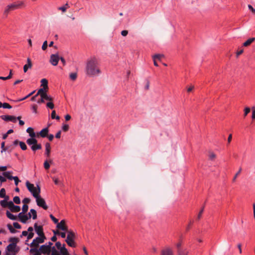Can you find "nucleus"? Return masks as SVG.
<instances>
[{
  "label": "nucleus",
  "instance_id": "nucleus-1",
  "mask_svg": "<svg viewBox=\"0 0 255 255\" xmlns=\"http://www.w3.org/2000/svg\"><path fill=\"white\" fill-rule=\"evenodd\" d=\"M101 73L98 62L95 57L89 59L87 63L86 73L90 76H95Z\"/></svg>",
  "mask_w": 255,
  "mask_h": 255
},
{
  "label": "nucleus",
  "instance_id": "nucleus-2",
  "mask_svg": "<svg viewBox=\"0 0 255 255\" xmlns=\"http://www.w3.org/2000/svg\"><path fill=\"white\" fill-rule=\"evenodd\" d=\"M20 248L15 243L9 244L5 249V255H16L19 251Z\"/></svg>",
  "mask_w": 255,
  "mask_h": 255
},
{
  "label": "nucleus",
  "instance_id": "nucleus-3",
  "mask_svg": "<svg viewBox=\"0 0 255 255\" xmlns=\"http://www.w3.org/2000/svg\"><path fill=\"white\" fill-rule=\"evenodd\" d=\"M67 233V239L65 242L67 245L72 248H75L76 245L75 243L74 240L76 238L75 233L72 230H68L66 232Z\"/></svg>",
  "mask_w": 255,
  "mask_h": 255
},
{
  "label": "nucleus",
  "instance_id": "nucleus-4",
  "mask_svg": "<svg viewBox=\"0 0 255 255\" xmlns=\"http://www.w3.org/2000/svg\"><path fill=\"white\" fill-rule=\"evenodd\" d=\"M26 186L28 191L32 194L33 197H35V195L39 194L40 193V187L39 185H37V188L35 187L33 184L27 181L26 182Z\"/></svg>",
  "mask_w": 255,
  "mask_h": 255
},
{
  "label": "nucleus",
  "instance_id": "nucleus-5",
  "mask_svg": "<svg viewBox=\"0 0 255 255\" xmlns=\"http://www.w3.org/2000/svg\"><path fill=\"white\" fill-rule=\"evenodd\" d=\"M34 197L36 199L37 205L39 207H42L44 210H47L48 209V206H47L44 199L41 198L39 194L35 195V197Z\"/></svg>",
  "mask_w": 255,
  "mask_h": 255
},
{
  "label": "nucleus",
  "instance_id": "nucleus-6",
  "mask_svg": "<svg viewBox=\"0 0 255 255\" xmlns=\"http://www.w3.org/2000/svg\"><path fill=\"white\" fill-rule=\"evenodd\" d=\"M11 10H14L17 9H20L25 6V3L23 1H16L9 4Z\"/></svg>",
  "mask_w": 255,
  "mask_h": 255
},
{
  "label": "nucleus",
  "instance_id": "nucleus-7",
  "mask_svg": "<svg viewBox=\"0 0 255 255\" xmlns=\"http://www.w3.org/2000/svg\"><path fill=\"white\" fill-rule=\"evenodd\" d=\"M30 138L26 140V143L28 145L32 146L37 143V140L35 138L36 135L35 132L30 133Z\"/></svg>",
  "mask_w": 255,
  "mask_h": 255
},
{
  "label": "nucleus",
  "instance_id": "nucleus-8",
  "mask_svg": "<svg viewBox=\"0 0 255 255\" xmlns=\"http://www.w3.org/2000/svg\"><path fill=\"white\" fill-rule=\"evenodd\" d=\"M39 249L41 254L46 255H49L51 251V249H49V247L47 246V244L41 246Z\"/></svg>",
  "mask_w": 255,
  "mask_h": 255
},
{
  "label": "nucleus",
  "instance_id": "nucleus-9",
  "mask_svg": "<svg viewBox=\"0 0 255 255\" xmlns=\"http://www.w3.org/2000/svg\"><path fill=\"white\" fill-rule=\"evenodd\" d=\"M60 60V57L58 55L56 54H52L50 56V62L52 65L53 66H56L58 64V61Z\"/></svg>",
  "mask_w": 255,
  "mask_h": 255
},
{
  "label": "nucleus",
  "instance_id": "nucleus-10",
  "mask_svg": "<svg viewBox=\"0 0 255 255\" xmlns=\"http://www.w3.org/2000/svg\"><path fill=\"white\" fill-rule=\"evenodd\" d=\"M57 224L56 227L58 229L65 232L68 231V227L65 225V221L64 220H61L60 223L58 222Z\"/></svg>",
  "mask_w": 255,
  "mask_h": 255
},
{
  "label": "nucleus",
  "instance_id": "nucleus-11",
  "mask_svg": "<svg viewBox=\"0 0 255 255\" xmlns=\"http://www.w3.org/2000/svg\"><path fill=\"white\" fill-rule=\"evenodd\" d=\"M9 209L11 212L16 213L20 211V207L19 206L15 205L13 202L9 201Z\"/></svg>",
  "mask_w": 255,
  "mask_h": 255
},
{
  "label": "nucleus",
  "instance_id": "nucleus-12",
  "mask_svg": "<svg viewBox=\"0 0 255 255\" xmlns=\"http://www.w3.org/2000/svg\"><path fill=\"white\" fill-rule=\"evenodd\" d=\"M1 118L6 122L10 121L14 123L16 122V118L13 116L3 115L1 116Z\"/></svg>",
  "mask_w": 255,
  "mask_h": 255
},
{
  "label": "nucleus",
  "instance_id": "nucleus-13",
  "mask_svg": "<svg viewBox=\"0 0 255 255\" xmlns=\"http://www.w3.org/2000/svg\"><path fill=\"white\" fill-rule=\"evenodd\" d=\"M49 131L48 127L43 128L39 132L37 133L36 137H38L41 136V137H46L48 136Z\"/></svg>",
  "mask_w": 255,
  "mask_h": 255
},
{
  "label": "nucleus",
  "instance_id": "nucleus-14",
  "mask_svg": "<svg viewBox=\"0 0 255 255\" xmlns=\"http://www.w3.org/2000/svg\"><path fill=\"white\" fill-rule=\"evenodd\" d=\"M41 240H42L40 238L36 237L33 240L32 242L29 245L30 247H35L34 248H37L39 246V244L42 243Z\"/></svg>",
  "mask_w": 255,
  "mask_h": 255
},
{
  "label": "nucleus",
  "instance_id": "nucleus-15",
  "mask_svg": "<svg viewBox=\"0 0 255 255\" xmlns=\"http://www.w3.org/2000/svg\"><path fill=\"white\" fill-rule=\"evenodd\" d=\"M34 228L35 229V232L38 236L44 233L42 226H38L37 223H35L34 225Z\"/></svg>",
  "mask_w": 255,
  "mask_h": 255
},
{
  "label": "nucleus",
  "instance_id": "nucleus-16",
  "mask_svg": "<svg viewBox=\"0 0 255 255\" xmlns=\"http://www.w3.org/2000/svg\"><path fill=\"white\" fill-rule=\"evenodd\" d=\"M161 255H174L172 250L169 248H167L161 251Z\"/></svg>",
  "mask_w": 255,
  "mask_h": 255
},
{
  "label": "nucleus",
  "instance_id": "nucleus-17",
  "mask_svg": "<svg viewBox=\"0 0 255 255\" xmlns=\"http://www.w3.org/2000/svg\"><path fill=\"white\" fill-rule=\"evenodd\" d=\"M48 89H46L45 88H40L39 90H38L37 94L35 95V96H37L38 95L40 96V97H42V98L44 97V95H45L46 93V91Z\"/></svg>",
  "mask_w": 255,
  "mask_h": 255
},
{
  "label": "nucleus",
  "instance_id": "nucleus-18",
  "mask_svg": "<svg viewBox=\"0 0 255 255\" xmlns=\"http://www.w3.org/2000/svg\"><path fill=\"white\" fill-rule=\"evenodd\" d=\"M27 63L23 66V71L25 73L27 71L28 68H30L32 67V63L29 58H27Z\"/></svg>",
  "mask_w": 255,
  "mask_h": 255
},
{
  "label": "nucleus",
  "instance_id": "nucleus-19",
  "mask_svg": "<svg viewBox=\"0 0 255 255\" xmlns=\"http://www.w3.org/2000/svg\"><path fill=\"white\" fill-rule=\"evenodd\" d=\"M50 149H51L50 144L48 142L46 143L45 154L48 157L50 156Z\"/></svg>",
  "mask_w": 255,
  "mask_h": 255
},
{
  "label": "nucleus",
  "instance_id": "nucleus-20",
  "mask_svg": "<svg viewBox=\"0 0 255 255\" xmlns=\"http://www.w3.org/2000/svg\"><path fill=\"white\" fill-rule=\"evenodd\" d=\"M11 11H12L11 10V8L10 6V5L9 4H8L7 5H6L5 6V7L4 8V9L3 10V15L5 17H6L9 13Z\"/></svg>",
  "mask_w": 255,
  "mask_h": 255
},
{
  "label": "nucleus",
  "instance_id": "nucleus-21",
  "mask_svg": "<svg viewBox=\"0 0 255 255\" xmlns=\"http://www.w3.org/2000/svg\"><path fill=\"white\" fill-rule=\"evenodd\" d=\"M11 173V172L10 171H6V172H2V174L5 177L7 178L8 179L11 180H13L15 176H12L10 175Z\"/></svg>",
  "mask_w": 255,
  "mask_h": 255
},
{
  "label": "nucleus",
  "instance_id": "nucleus-22",
  "mask_svg": "<svg viewBox=\"0 0 255 255\" xmlns=\"http://www.w3.org/2000/svg\"><path fill=\"white\" fill-rule=\"evenodd\" d=\"M42 148V146L41 144L36 143L34 145H32L31 146V149L32 151H35L37 150L41 149Z\"/></svg>",
  "mask_w": 255,
  "mask_h": 255
},
{
  "label": "nucleus",
  "instance_id": "nucleus-23",
  "mask_svg": "<svg viewBox=\"0 0 255 255\" xmlns=\"http://www.w3.org/2000/svg\"><path fill=\"white\" fill-rule=\"evenodd\" d=\"M255 40V38H254V37L250 38L248 39L246 41H245L243 43V46H248L250 45L252 43H253Z\"/></svg>",
  "mask_w": 255,
  "mask_h": 255
},
{
  "label": "nucleus",
  "instance_id": "nucleus-24",
  "mask_svg": "<svg viewBox=\"0 0 255 255\" xmlns=\"http://www.w3.org/2000/svg\"><path fill=\"white\" fill-rule=\"evenodd\" d=\"M6 215L8 218L12 220H16L17 218L15 216L11 214L9 211H7L6 212Z\"/></svg>",
  "mask_w": 255,
  "mask_h": 255
},
{
  "label": "nucleus",
  "instance_id": "nucleus-25",
  "mask_svg": "<svg viewBox=\"0 0 255 255\" xmlns=\"http://www.w3.org/2000/svg\"><path fill=\"white\" fill-rule=\"evenodd\" d=\"M30 253H34L33 255H40L41 254L39 249H37V248H31L30 250Z\"/></svg>",
  "mask_w": 255,
  "mask_h": 255
},
{
  "label": "nucleus",
  "instance_id": "nucleus-26",
  "mask_svg": "<svg viewBox=\"0 0 255 255\" xmlns=\"http://www.w3.org/2000/svg\"><path fill=\"white\" fill-rule=\"evenodd\" d=\"M9 201L7 202V201H6V200H1L0 202V204L1 206V207L3 208H6V207L9 208Z\"/></svg>",
  "mask_w": 255,
  "mask_h": 255
},
{
  "label": "nucleus",
  "instance_id": "nucleus-27",
  "mask_svg": "<svg viewBox=\"0 0 255 255\" xmlns=\"http://www.w3.org/2000/svg\"><path fill=\"white\" fill-rule=\"evenodd\" d=\"M41 86L43 88H45L46 89H48V81L46 79H42L41 80Z\"/></svg>",
  "mask_w": 255,
  "mask_h": 255
},
{
  "label": "nucleus",
  "instance_id": "nucleus-28",
  "mask_svg": "<svg viewBox=\"0 0 255 255\" xmlns=\"http://www.w3.org/2000/svg\"><path fill=\"white\" fill-rule=\"evenodd\" d=\"M7 227L8 228V229L9 230V232L12 233V234H15L16 233V232H17L18 231L17 230H16L14 228H13L11 225L8 224L7 225Z\"/></svg>",
  "mask_w": 255,
  "mask_h": 255
},
{
  "label": "nucleus",
  "instance_id": "nucleus-29",
  "mask_svg": "<svg viewBox=\"0 0 255 255\" xmlns=\"http://www.w3.org/2000/svg\"><path fill=\"white\" fill-rule=\"evenodd\" d=\"M70 7L69 4L67 2L64 6L59 7L58 8V10L62 11V12H64L66 11V9Z\"/></svg>",
  "mask_w": 255,
  "mask_h": 255
},
{
  "label": "nucleus",
  "instance_id": "nucleus-30",
  "mask_svg": "<svg viewBox=\"0 0 255 255\" xmlns=\"http://www.w3.org/2000/svg\"><path fill=\"white\" fill-rule=\"evenodd\" d=\"M60 253L61 255H63L64 254H66V253H68L67 249L65 248V245L63 244L62 246V248L60 250Z\"/></svg>",
  "mask_w": 255,
  "mask_h": 255
},
{
  "label": "nucleus",
  "instance_id": "nucleus-31",
  "mask_svg": "<svg viewBox=\"0 0 255 255\" xmlns=\"http://www.w3.org/2000/svg\"><path fill=\"white\" fill-rule=\"evenodd\" d=\"M30 213H31L32 219L33 220L36 219L37 217L36 211L34 209H31Z\"/></svg>",
  "mask_w": 255,
  "mask_h": 255
},
{
  "label": "nucleus",
  "instance_id": "nucleus-32",
  "mask_svg": "<svg viewBox=\"0 0 255 255\" xmlns=\"http://www.w3.org/2000/svg\"><path fill=\"white\" fill-rule=\"evenodd\" d=\"M19 239L16 237H11L9 239L8 241L11 243H15L17 245V243L19 242Z\"/></svg>",
  "mask_w": 255,
  "mask_h": 255
},
{
  "label": "nucleus",
  "instance_id": "nucleus-33",
  "mask_svg": "<svg viewBox=\"0 0 255 255\" xmlns=\"http://www.w3.org/2000/svg\"><path fill=\"white\" fill-rule=\"evenodd\" d=\"M176 248L177 249V253H178L179 251H188L186 249H184L181 248V243H178L176 245Z\"/></svg>",
  "mask_w": 255,
  "mask_h": 255
},
{
  "label": "nucleus",
  "instance_id": "nucleus-34",
  "mask_svg": "<svg viewBox=\"0 0 255 255\" xmlns=\"http://www.w3.org/2000/svg\"><path fill=\"white\" fill-rule=\"evenodd\" d=\"M69 76H70V78L72 80L75 81L77 79V74L76 73H71L70 74Z\"/></svg>",
  "mask_w": 255,
  "mask_h": 255
},
{
  "label": "nucleus",
  "instance_id": "nucleus-35",
  "mask_svg": "<svg viewBox=\"0 0 255 255\" xmlns=\"http://www.w3.org/2000/svg\"><path fill=\"white\" fill-rule=\"evenodd\" d=\"M19 145L21 149L23 150H25L27 149V146L24 142L20 141Z\"/></svg>",
  "mask_w": 255,
  "mask_h": 255
},
{
  "label": "nucleus",
  "instance_id": "nucleus-36",
  "mask_svg": "<svg viewBox=\"0 0 255 255\" xmlns=\"http://www.w3.org/2000/svg\"><path fill=\"white\" fill-rule=\"evenodd\" d=\"M28 218L27 217L26 215H24L23 217L19 220V221L22 223H26L27 221L28 220Z\"/></svg>",
  "mask_w": 255,
  "mask_h": 255
},
{
  "label": "nucleus",
  "instance_id": "nucleus-37",
  "mask_svg": "<svg viewBox=\"0 0 255 255\" xmlns=\"http://www.w3.org/2000/svg\"><path fill=\"white\" fill-rule=\"evenodd\" d=\"M1 152H2L3 151H5L6 150H7L8 149V147H5V142L3 141V142H1Z\"/></svg>",
  "mask_w": 255,
  "mask_h": 255
},
{
  "label": "nucleus",
  "instance_id": "nucleus-38",
  "mask_svg": "<svg viewBox=\"0 0 255 255\" xmlns=\"http://www.w3.org/2000/svg\"><path fill=\"white\" fill-rule=\"evenodd\" d=\"M163 57V55L162 54H155L153 56V60H160L162 57Z\"/></svg>",
  "mask_w": 255,
  "mask_h": 255
},
{
  "label": "nucleus",
  "instance_id": "nucleus-39",
  "mask_svg": "<svg viewBox=\"0 0 255 255\" xmlns=\"http://www.w3.org/2000/svg\"><path fill=\"white\" fill-rule=\"evenodd\" d=\"M13 201L16 204H19L20 203V199L18 196L14 197Z\"/></svg>",
  "mask_w": 255,
  "mask_h": 255
},
{
  "label": "nucleus",
  "instance_id": "nucleus-40",
  "mask_svg": "<svg viewBox=\"0 0 255 255\" xmlns=\"http://www.w3.org/2000/svg\"><path fill=\"white\" fill-rule=\"evenodd\" d=\"M51 255H59L58 252L56 250L55 247H52V248H51Z\"/></svg>",
  "mask_w": 255,
  "mask_h": 255
},
{
  "label": "nucleus",
  "instance_id": "nucleus-41",
  "mask_svg": "<svg viewBox=\"0 0 255 255\" xmlns=\"http://www.w3.org/2000/svg\"><path fill=\"white\" fill-rule=\"evenodd\" d=\"M5 195V190L4 188H1L0 190V197H4Z\"/></svg>",
  "mask_w": 255,
  "mask_h": 255
},
{
  "label": "nucleus",
  "instance_id": "nucleus-42",
  "mask_svg": "<svg viewBox=\"0 0 255 255\" xmlns=\"http://www.w3.org/2000/svg\"><path fill=\"white\" fill-rule=\"evenodd\" d=\"M46 106H47V108H49L50 109H53L54 108V105L51 102H48L46 104Z\"/></svg>",
  "mask_w": 255,
  "mask_h": 255
},
{
  "label": "nucleus",
  "instance_id": "nucleus-43",
  "mask_svg": "<svg viewBox=\"0 0 255 255\" xmlns=\"http://www.w3.org/2000/svg\"><path fill=\"white\" fill-rule=\"evenodd\" d=\"M43 98L44 99V100L49 101L50 102H51L53 100V98L51 96H48L47 94L45 95H44Z\"/></svg>",
  "mask_w": 255,
  "mask_h": 255
},
{
  "label": "nucleus",
  "instance_id": "nucleus-44",
  "mask_svg": "<svg viewBox=\"0 0 255 255\" xmlns=\"http://www.w3.org/2000/svg\"><path fill=\"white\" fill-rule=\"evenodd\" d=\"M2 107L4 109H8L12 108V107L9 104L7 103H4L3 104H2Z\"/></svg>",
  "mask_w": 255,
  "mask_h": 255
},
{
  "label": "nucleus",
  "instance_id": "nucleus-45",
  "mask_svg": "<svg viewBox=\"0 0 255 255\" xmlns=\"http://www.w3.org/2000/svg\"><path fill=\"white\" fill-rule=\"evenodd\" d=\"M28 209V206L27 205L24 204L22 208V213H25L27 212Z\"/></svg>",
  "mask_w": 255,
  "mask_h": 255
},
{
  "label": "nucleus",
  "instance_id": "nucleus-46",
  "mask_svg": "<svg viewBox=\"0 0 255 255\" xmlns=\"http://www.w3.org/2000/svg\"><path fill=\"white\" fill-rule=\"evenodd\" d=\"M35 92V91H33L31 93H30V94H29L28 95H27L26 96H25V97L22 98V99H20L18 100H17V102H20V101H22L24 100H25L26 99H27L28 97H29V96H30L31 95H32Z\"/></svg>",
  "mask_w": 255,
  "mask_h": 255
},
{
  "label": "nucleus",
  "instance_id": "nucleus-47",
  "mask_svg": "<svg viewBox=\"0 0 255 255\" xmlns=\"http://www.w3.org/2000/svg\"><path fill=\"white\" fill-rule=\"evenodd\" d=\"M43 165H44V168L46 170H48L50 168V164L47 160L45 161V162H44Z\"/></svg>",
  "mask_w": 255,
  "mask_h": 255
},
{
  "label": "nucleus",
  "instance_id": "nucleus-48",
  "mask_svg": "<svg viewBox=\"0 0 255 255\" xmlns=\"http://www.w3.org/2000/svg\"><path fill=\"white\" fill-rule=\"evenodd\" d=\"M13 226L15 229H20L21 228V225L17 222H14L13 223Z\"/></svg>",
  "mask_w": 255,
  "mask_h": 255
},
{
  "label": "nucleus",
  "instance_id": "nucleus-49",
  "mask_svg": "<svg viewBox=\"0 0 255 255\" xmlns=\"http://www.w3.org/2000/svg\"><path fill=\"white\" fill-rule=\"evenodd\" d=\"M242 171V168H240L239 171H238V172L235 174V175L234 176L233 179V182H235L236 180V178L237 177H238V176L240 174V173Z\"/></svg>",
  "mask_w": 255,
  "mask_h": 255
},
{
  "label": "nucleus",
  "instance_id": "nucleus-50",
  "mask_svg": "<svg viewBox=\"0 0 255 255\" xmlns=\"http://www.w3.org/2000/svg\"><path fill=\"white\" fill-rule=\"evenodd\" d=\"M250 108H249V107H247L245 109V110H244V117H246L247 116V115L250 112Z\"/></svg>",
  "mask_w": 255,
  "mask_h": 255
},
{
  "label": "nucleus",
  "instance_id": "nucleus-51",
  "mask_svg": "<svg viewBox=\"0 0 255 255\" xmlns=\"http://www.w3.org/2000/svg\"><path fill=\"white\" fill-rule=\"evenodd\" d=\"M50 218L51 219V220L53 221V222L55 223V224H57L58 223V220L56 218L54 217V216H53V215L52 214H50Z\"/></svg>",
  "mask_w": 255,
  "mask_h": 255
},
{
  "label": "nucleus",
  "instance_id": "nucleus-52",
  "mask_svg": "<svg viewBox=\"0 0 255 255\" xmlns=\"http://www.w3.org/2000/svg\"><path fill=\"white\" fill-rule=\"evenodd\" d=\"M69 127L68 125L65 124L62 126V129L64 131H67L69 130Z\"/></svg>",
  "mask_w": 255,
  "mask_h": 255
},
{
  "label": "nucleus",
  "instance_id": "nucleus-53",
  "mask_svg": "<svg viewBox=\"0 0 255 255\" xmlns=\"http://www.w3.org/2000/svg\"><path fill=\"white\" fill-rule=\"evenodd\" d=\"M188 253V251H179L178 253H177V255H187Z\"/></svg>",
  "mask_w": 255,
  "mask_h": 255
},
{
  "label": "nucleus",
  "instance_id": "nucleus-54",
  "mask_svg": "<svg viewBox=\"0 0 255 255\" xmlns=\"http://www.w3.org/2000/svg\"><path fill=\"white\" fill-rule=\"evenodd\" d=\"M30 202V199L28 198H25L22 200V202L24 204L27 205V204L29 203Z\"/></svg>",
  "mask_w": 255,
  "mask_h": 255
},
{
  "label": "nucleus",
  "instance_id": "nucleus-55",
  "mask_svg": "<svg viewBox=\"0 0 255 255\" xmlns=\"http://www.w3.org/2000/svg\"><path fill=\"white\" fill-rule=\"evenodd\" d=\"M47 41H45L43 42V45L42 46V49L43 50H45L47 49Z\"/></svg>",
  "mask_w": 255,
  "mask_h": 255
},
{
  "label": "nucleus",
  "instance_id": "nucleus-56",
  "mask_svg": "<svg viewBox=\"0 0 255 255\" xmlns=\"http://www.w3.org/2000/svg\"><path fill=\"white\" fill-rule=\"evenodd\" d=\"M14 181V184L16 186H17L19 182H20V181L19 180L17 176H15L14 178L13 179Z\"/></svg>",
  "mask_w": 255,
  "mask_h": 255
},
{
  "label": "nucleus",
  "instance_id": "nucleus-57",
  "mask_svg": "<svg viewBox=\"0 0 255 255\" xmlns=\"http://www.w3.org/2000/svg\"><path fill=\"white\" fill-rule=\"evenodd\" d=\"M38 238H40L42 240V243H44L45 240L46 239V237L44 235V233L42 234V235H40L38 237Z\"/></svg>",
  "mask_w": 255,
  "mask_h": 255
},
{
  "label": "nucleus",
  "instance_id": "nucleus-58",
  "mask_svg": "<svg viewBox=\"0 0 255 255\" xmlns=\"http://www.w3.org/2000/svg\"><path fill=\"white\" fill-rule=\"evenodd\" d=\"M216 157V155L215 153H214L213 152H211L209 154V158L213 160H214Z\"/></svg>",
  "mask_w": 255,
  "mask_h": 255
},
{
  "label": "nucleus",
  "instance_id": "nucleus-59",
  "mask_svg": "<svg viewBox=\"0 0 255 255\" xmlns=\"http://www.w3.org/2000/svg\"><path fill=\"white\" fill-rule=\"evenodd\" d=\"M55 246L58 250H60V249H61L62 248L61 244L60 242H56L55 244Z\"/></svg>",
  "mask_w": 255,
  "mask_h": 255
},
{
  "label": "nucleus",
  "instance_id": "nucleus-60",
  "mask_svg": "<svg viewBox=\"0 0 255 255\" xmlns=\"http://www.w3.org/2000/svg\"><path fill=\"white\" fill-rule=\"evenodd\" d=\"M26 131L29 133V135L30 136V134L31 133H33V132H34V131H33V129L31 128V127H29L27 128L26 129Z\"/></svg>",
  "mask_w": 255,
  "mask_h": 255
},
{
  "label": "nucleus",
  "instance_id": "nucleus-61",
  "mask_svg": "<svg viewBox=\"0 0 255 255\" xmlns=\"http://www.w3.org/2000/svg\"><path fill=\"white\" fill-rule=\"evenodd\" d=\"M20 118H21L20 117H18L16 118V120H19V124L20 126H22L24 125V122L23 121L21 120Z\"/></svg>",
  "mask_w": 255,
  "mask_h": 255
},
{
  "label": "nucleus",
  "instance_id": "nucleus-62",
  "mask_svg": "<svg viewBox=\"0 0 255 255\" xmlns=\"http://www.w3.org/2000/svg\"><path fill=\"white\" fill-rule=\"evenodd\" d=\"M34 233H28V235H27V240H30L31 239H32L33 236H34Z\"/></svg>",
  "mask_w": 255,
  "mask_h": 255
},
{
  "label": "nucleus",
  "instance_id": "nucleus-63",
  "mask_svg": "<svg viewBox=\"0 0 255 255\" xmlns=\"http://www.w3.org/2000/svg\"><path fill=\"white\" fill-rule=\"evenodd\" d=\"M203 211H204V207L201 209V210H200V211L199 212L198 215V217H197V219L198 220H199L202 216V214L203 212Z\"/></svg>",
  "mask_w": 255,
  "mask_h": 255
},
{
  "label": "nucleus",
  "instance_id": "nucleus-64",
  "mask_svg": "<svg viewBox=\"0 0 255 255\" xmlns=\"http://www.w3.org/2000/svg\"><path fill=\"white\" fill-rule=\"evenodd\" d=\"M37 105H33L32 106V110L33 111V112L34 113H37Z\"/></svg>",
  "mask_w": 255,
  "mask_h": 255
}]
</instances>
